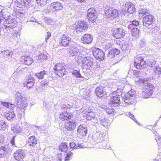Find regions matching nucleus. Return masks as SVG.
Returning <instances> with one entry per match:
<instances>
[{
  "mask_svg": "<svg viewBox=\"0 0 161 161\" xmlns=\"http://www.w3.org/2000/svg\"><path fill=\"white\" fill-rule=\"evenodd\" d=\"M139 33V30L136 28H132L131 30V34L133 36H137Z\"/></svg>",
  "mask_w": 161,
  "mask_h": 161,
  "instance_id": "nucleus-43",
  "label": "nucleus"
},
{
  "mask_svg": "<svg viewBox=\"0 0 161 161\" xmlns=\"http://www.w3.org/2000/svg\"><path fill=\"white\" fill-rule=\"evenodd\" d=\"M126 8L127 9L128 13L132 14L135 10L134 5L130 2H127L125 3Z\"/></svg>",
  "mask_w": 161,
  "mask_h": 161,
  "instance_id": "nucleus-20",
  "label": "nucleus"
},
{
  "mask_svg": "<svg viewBox=\"0 0 161 161\" xmlns=\"http://www.w3.org/2000/svg\"><path fill=\"white\" fill-rule=\"evenodd\" d=\"M93 40L92 36L89 34H85L81 38L82 42L85 44H89L91 43Z\"/></svg>",
  "mask_w": 161,
  "mask_h": 161,
  "instance_id": "nucleus-15",
  "label": "nucleus"
},
{
  "mask_svg": "<svg viewBox=\"0 0 161 161\" xmlns=\"http://www.w3.org/2000/svg\"><path fill=\"white\" fill-rule=\"evenodd\" d=\"M87 12V14H90L91 13L95 14L96 12L95 10L93 8H91L89 9Z\"/></svg>",
  "mask_w": 161,
  "mask_h": 161,
  "instance_id": "nucleus-54",
  "label": "nucleus"
},
{
  "mask_svg": "<svg viewBox=\"0 0 161 161\" xmlns=\"http://www.w3.org/2000/svg\"><path fill=\"white\" fill-rule=\"evenodd\" d=\"M25 153L22 149H19L16 150L14 154V158L18 161H21L23 160L25 156Z\"/></svg>",
  "mask_w": 161,
  "mask_h": 161,
  "instance_id": "nucleus-10",
  "label": "nucleus"
},
{
  "mask_svg": "<svg viewBox=\"0 0 161 161\" xmlns=\"http://www.w3.org/2000/svg\"><path fill=\"white\" fill-rule=\"evenodd\" d=\"M46 56L43 54H41L38 57V59L42 60L46 59Z\"/></svg>",
  "mask_w": 161,
  "mask_h": 161,
  "instance_id": "nucleus-53",
  "label": "nucleus"
},
{
  "mask_svg": "<svg viewBox=\"0 0 161 161\" xmlns=\"http://www.w3.org/2000/svg\"><path fill=\"white\" fill-rule=\"evenodd\" d=\"M6 146H3L0 147V156L2 157L7 153Z\"/></svg>",
  "mask_w": 161,
  "mask_h": 161,
  "instance_id": "nucleus-39",
  "label": "nucleus"
},
{
  "mask_svg": "<svg viewBox=\"0 0 161 161\" xmlns=\"http://www.w3.org/2000/svg\"><path fill=\"white\" fill-rule=\"evenodd\" d=\"M6 117L8 120H13L15 117V113L13 111H11L6 114Z\"/></svg>",
  "mask_w": 161,
  "mask_h": 161,
  "instance_id": "nucleus-33",
  "label": "nucleus"
},
{
  "mask_svg": "<svg viewBox=\"0 0 161 161\" xmlns=\"http://www.w3.org/2000/svg\"><path fill=\"white\" fill-rule=\"evenodd\" d=\"M129 23H131L134 27L136 26L139 24V22L136 20L129 21Z\"/></svg>",
  "mask_w": 161,
  "mask_h": 161,
  "instance_id": "nucleus-52",
  "label": "nucleus"
},
{
  "mask_svg": "<svg viewBox=\"0 0 161 161\" xmlns=\"http://www.w3.org/2000/svg\"><path fill=\"white\" fill-rule=\"evenodd\" d=\"M59 149L62 152H65L67 149H69L68 147L67 143L66 142L62 143H61L59 147Z\"/></svg>",
  "mask_w": 161,
  "mask_h": 161,
  "instance_id": "nucleus-34",
  "label": "nucleus"
},
{
  "mask_svg": "<svg viewBox=\"0 0 161 161\" xmlns=\"http://www.w3.org/2000/svg\"><path fill=\"white\" fill-rule=\"evenodd\" d=\"M122 97L123 102L127 105L132 104L134 103V100L136 97V92L134 90H131L129 91L127 94L124 95V97Z\"/></svg>",
  "mask_w": 161,
  "mask_h": 161,
  "instance_id": "nucleus-2",
  "label": "nucleus"
},
{
  "mask_svg": "<svg viewBox=\"0 0 161 161\" xmlns=\"http://www.w3.org/2000/svg\"><path fill=\"white\" fill-rule=\"evenodd\" d=\"M30 21L31 22H35L37 23L40 24V23H39L38 22V21L36 19H35L34 17H31L30 18Z\"/></svg>",
  "mask_w": 161,
  "mask_h": 161,
  "instance_id": "nucleus-58",
  "label": "nucleus"
},
{
  "mask_svg": "<svg viewBox=\"0 0 161 161\" xmlns=\"http://www.w3.org/2000/svg\"><path fill=\"white\" fill-rule=\"evenodd\" d=\"M88 28L87 23L84 21H79L76 25L75 29L76 31H82L87 30Z\"/></svg>",
  "mask_w": 161,
  "mask_h": 161,
  "instance_id": "nucleus-13",
  "label": "nucleus"
},
{
  "mask_svg": "<svg viewBox=\"0 0 161 161\" xmlns=\"http://www.w3.org/2000/svg\"><path fill=\"white\" fill-rule=\"evenodd\" d=\"M155 139L157 143L158 144V145L159 146H161V145L160 144V142H158V141H160V142H161V137H157V138H156Z\"/></svg>",
  "mask_w": 161,
  "mask_h": 161,
  "instance_id": "nucleus-61",
  "label": "nucleus"
},
{
  "mask_svg": "<svg viewBox=\"0 0 161 161\" xmlns=\"http://www.w3.org/2000/svg\"><path fill=\"white\" fill-rule=\"evenodd\" d=\"M72 155L73 153L72 152H69V153L67 154L65 158V161L69 160L71 159Z\"/></svg>",
  "mask_w": 161,
  "mask_h": 161,
  "instance_id": "nucleus-48",
  "label": "nucleus"
},
{
  "mask_svg": "<svg viewBox=\"0 0 161 161\" xmlns=\"http://www.w3.org/2000/svg\"><path fill=\"white\" fill-rule=\"evenodd\" d=\"M103 48L105 50H108L112 47V44L110 42H103L102 44Z\"/></svg>",
  "mask_w": 161,
  "mask_h": 161,
  "instance_id": "nucleus-36",
  "label": "nucleus"
},
{
  "mask_svg": "<svg viewBox=\"0 0 161 161\" xmlns=\"http://www.w3.org/2000/svg\"><path fill=\"white\" fill-rule=\"evenodd\" d=\"M71 73L72 74L74 75L76 77L80 78H83L80 74L79 70H73L71 71Z\"/></svg>",
  "mask_w": 161,
  "mask_h": 161,
  "instance_id": "nucleus-44",
  "label": "nucleus"
},
{
  "mask_svg": "<svg viewBox=\"0 0 161 161\" xmlns=\"http://www.w3.org/2000/svg\"><path fill=\"white\" fill-rule=\"evenodd\" d=\"M128 28L129 30H132V28H134L135 27H134L133 25H132V24L131 23H130L129 21H128Z\"/></svg>",
  "mask_w": 161,
  "mask_h": 161,
  "instance_id": "nucleus-57",
  "label": "nucleus"
},
{
  "mask_svg": "<svg viewBox=\"0 0 161 161\" xmlns=\"http://www.w3.org/2000/svg\"><path fill=\"white\" fill-rule=\"evenodd\" d=\"M37 3L38 5L43 6L48 2V0H36Z\"/></svg>",
  "mask_w": 161,
  "mask_h": 161,
  "instance_id": "nucleus-45",
  "label": "nucleus"
},
{
  "mask_svg": "<svg viewBox=\"0 0 161 161\" xmlns=\"http://www.w3.org/2000/svg\"><path fill=\"white\" fill-rule=\"evenodd\" d=\"M119 97L113 96L111 98V105L113 106H117L120 103V96L118 95Z\"/></svg>",
  "mask_w": 161,
  "mask_h": 161,
  "instance_id": "nucleus-22",
  "label": "nucleus"
},
{
  "mask_svg": "<svg viewBox=\"0 0 161 161\" xmlns=\"http://www.w3.org/2000/svg\"><path fill=\"white\" fill-rule=\"evenodd\" d=\"M9 104H10V105H8V108L10 109H13V108H14L15 107V105L14 104L10 103H9Z\"/></svg>",
  "mask_w": 161,
  "mask_h": 161,
  "instance_id": "nucleus-62",
  "label": "nucleus"
},
{
  "mask_svg": "<svg viewBox=\"0 0 161 161\" xmlns=\"http://www.w3.org/2000/svg\"><path fill=\"white\" fill-rule=\"evenodd\" d=\"M95 91L96 95L100 97H103L106 95V92L105 91L104 88L102 86L97 87Z\"/></svg>",
  "mask_w": 161,
  "mask_h": 161,
  "instance_id": "nucleus-14",
  "label": "nucleus"
},
{
  "mask_svg": "<svg viewBox=\"0 0 161 161\" xmlns=\"http://www.w3.org/2000/svg\"><path fill=\"white\" fill-rule=\"evenodd\" d=\"M141 93L142 94V97L145 98H149L152 95L149 93L147 91L144 90V89Z\"/></svg>",
  "mask_w": 161,
  "mask_h": 161,
  "instance_id": "nucleus-42",
  "label": "nucleus"
},
{
  "mask_svg": "<svg viewBox=\"0 0 161 161\" xmlns=\"http://www.w3.org/2000/svg\"><path fill=\"white\" fill-rule=\"evenodd\" d=\"M119 15L118 10L112 7L110 8L105 12V18H110L111 19L117 18L119 17Z\"/></svg>",
  "mask_w": 161,
  "mask_h": 161,
  "instance_id": "nucleus-4",
  "label": "nucleus"
},
{
  "mask_svg": "<svg viewBox=\"0 0 161 161\" xmlns=\"http://www.w3.org/2000/svg\"><path fill=\"white\" fill-rule=\"evenodd\" d=\"M80 47H74L71 49L72 53V56H79L80 53Z\"/></svg>",
  "mask_w": 161,
  "mask_h": 161,
  "instance_id": "nucleus-30",
  "label": "nucleus"
},
{
  "mask_svg": "<svg viewBox=\"0 0 161 161\" xmlns=\"http://www.w3.org/2000/svg\"><path fill=\"white\" fill-rule=\"evenodd\" d=\"M68 104H64L63 105H62L61 106V107L62 109H63V110H66V106L67 105H68Z\"/></svg>",
  "mask_w": 161,
  "mask_h": 161,
  "instance_id": "nucleus-63",
  "label": "nucleus"
},
{
  "mask_svg": "<svg viewBox=\"0 0 161 161\" xmlns=\"http://www.w3.org/2000/svg\"><path fill=\"white\" fill-rule=\"evenodd\" d=\"M73 117L72 113L64 112L61 113L59 115V118L63 120L70 119Z\"/></svg>",
  "mask_w": 161,
  "mask_h": 161,
  "instance_id": "nucleus-21",
  "label": "nucleus"
},
{
  "mask_svg": "<svg viewBox=\"0 0 161 161\" xmlns=\"http://www.w3.org/2000/svg\"><path fill=\"white\" fill-rule=\"evenodd\" d=\"M65 67L64 63H57L54 67L55 73L60 77H62L66 74Z\"/></svg>",
  "mask_w": 161,
  "mask_h": 161,
  "instance_id": "nucleus-3",
  "label": "nucleus"
},
{
  "mask_svg": "<svg viewBox=\"0 0 161 161\" xmlns=\"http://www.w3.org/2000/svg\"><path fill=\"white\" fill-rule=\"evenodd\" d=\"M50 6L55 10H62L64 7L63 4L60 2H54L51 4Z\"/></svg>",
  "mask_w": 161,
  "mask_h": 161,
  "instance_id": "nucleus-17",
  "label": "nucleus"
},
{
  "mask_svg": "<svg viewBox=\"0 0 161 161\" xmlns=\"http://www.w3.org/2000/svg\"><path fill=\"white\" fill-rule=\"evenodd\" d=\"M113 35L116 38H120L125 35V31L122 27L114 28L113 30Z\"/></svg>",
  "mask_w": 161,
  "mask_h": 161,
  "instance_id": "nucleus-8",
  "label": "nucleus"
},
{
  "mask_svg": "<svg viewBox=\"0 0 161 161\" xmlns=\"http://www.w3.org/2000/svg\"><path fill=\"white\" fill-rule=\"evenodd\" d=\"M106 142L104 141L103 142V147L104 149H108L109 147L106 144Z\"/></svg>",
  "mask_w": 161,
  "mask_h": 161,
  "instance_id": "nucleus-59",
  "label": "nucleus"
},
{
  "mask_svg": "<svg viewBox=\"0 0 161 161\" xmlns=\"http://www.w3.org/2000/svg\"><path fill=\"white\" fill-rule=\"evenodd\" d=\"M129 45L128 43H125L121 46V49L123 51L128 50L129 48Z\"/></svg>",
  "mask_w": 161,
  "mask_h": 161,
  "instance_id": "nucleus-50",
  "label": "nucleus"
},
{
  "mask_svg": "<svg viewBox=\"0 0 161 161\" xmlns=\"http://www.w3.org/2000/svg\"><path fill=\"white\" fill-rule=\"evenodd\" d=\"M150 13V12L148 9L146 8H140L139 10V14H142L144 15L146 14H148Z\"/></svg>",
  "mask_w": 161,
  "mask_h": 161,
  "instance_id": "nucleus-38",
  "label": "nucleus"
},
{
  "mask_svg": "<svg viewBox=\"0 0 161 161\" xmlns=\"http://www.w3.org/2000/svg\"><path fill=\"white\" fill-rule=\"evenodd\" d=\"M13 54L12 52L9 51L8 50L1 51L0 52V57L2 58H9L12 56Z\"/></svg>",
  "mask_w": 161,
  "mask_h": 161,
  "instance_id": "nucleus-25",
  "label": "nucleus"
},
{
  "mask_svg": "<svg viewBox=\"0 0 161 161\" xmlns=\"http://www.w3.org/2000/svg\"><path fill=\"white\" fill-rule=\"evenodd\" d=\"M1 13L2 14V18L5 20L3 23V30L5 33H7L9 32L11 29L16 26V22L14 19H11L8 18L10 14L8 12H5L2 10Z\"/></svg>",
  "mask_w": 161,
  "mask_h": 161,
  "instance_id": "nucleus-1",
  "label": "nucleus"
},
{
  "mask_svg": "<svg viewBox=\"0 0 161 161\" xmlns=\"http://www.w3.org/2000/svg\"><path fill=\"white\" fill-rule=\"evenodd\" d=\"M11 130L15 134L18 133L20 132L21 128L19 125H13L11 127Z\"/></svg>",
  "mask_w": 161,
  "mask_h": 161,
  "instance_id": "nucleus-31",
  "label": "nucleus"
},
{
  "mask_svg": "<svg viewBox=\"0 0 161 161\" xmlns=\"http://www.w3.org/2000/svg\"><path fill=\"white\" fill-rule=\"evenodd\" d=\"M156 62L154 60L150 61L148 63V65L150 67H154L156 64Z\"/></svg>",
  "mask_w": 161,
  "mask_h": 161,
  "instance_id": "nucleus-51",
  "label": "nucleus"
},
{
  "mask_svg": "<svg viewBox=\"0 0 161 161\" xmlns=\"http://www.w3.org/2000/svg\"><path fill=\"white\" fill-rule=\"evenodd\" d=\"M99 123L101 125L105 127H107L108 126V124L106 122L105 119H100Z\"/></svg>",
  "mask_w": 161,
  "mask_h": 161,
  "instance_id": "nucleus-47",
  "label": "nucleus"
},
{
  "mask_svg": "<svg viewBox=\"0 0 161 161\" xmlns=\"http://www.w3.org/2000/svg\"><path fill=\"white\" fill-rule=\"evenodd\" d=\"M37 144V141L35 136H32L30 137L28 139L26 145L31 147H34Z\"/></svg>",
  "mask_w": 161,
  "mask_h": 161,
  "instance_id": "nucleus-23",
  "label": "nucleus"
},
{
  "mask_svg": "<svg viewBox=\"0 0 161 161\" xmlns=\"http://www.w3.org/2000/svg\"><path fill=\"white\" fill-rule=\"evenodd\" d=\"M154 19V16L151 14L146 15L142 19L143 26L148 28L149 26L152 24Z\"/></svg>",
  "mask_w": 161,
  "mask_h": 161,
  "instance_id": "nucleus-9",
  "label": "nucleus"
},
{
  "mask_svg": "<svg viewBox=\"0 0 161 161\" xmlns=\"http://www.w3.org/2000/svg\"><path fill=\"white\" fill-rule=\"evenodd\" d=\"M51 36V33L50 32H47V35L46 37H46V41H47V40H48L49 39V38Z\"/></svg>",
  "mask_w": 161,
  "mask_h": 161,
  "instance_id": "nucleus-60",
  "label": "nucleus"
},
{
  "mask_svg": "<svg viewBox=\"0 0 161 161\" xmlns=\"http://www.w3.org/2000/svg\"><path fill=\"white\" fill-rule=\"evenodd\" d=\"M77 125L76 121L74 119H72L71 120H70L66 125V128L68 130H72L75 129Z\"/></svg>",
  "mask_w": 161,
  "mask_h": 161,
  "instance_id": "nucleus-18",
  "label": "nucleus"
},
{
  "mask_svg": "<svg viewBox=\"0 0 161 161\" xmlns=\"http://www.w3.org/2000/svg\"><path fill=\"white\" fill-rule=\"evenodd\" d=\"M86 118L87 120L92 121L95 122L97 120V119L95 118V114L93 112L88 113L86 115Z\"/></svg>",
  "mask_w": 161,
  "mask_h": 161,
  "instance_id": "nucleus-29",
  "label": "nucleus"
},
{
  "mask_svg": "<svg viewBox=\"0 0 161 161\" xmlns=\"http://www.w3.org/2000/svg\"><path fill=\"white\" fill-rule=\"evenodd\" d=\"M17 97H18L17 98V105H20V107L22 108H24L26 107V103H24L23 102L22 103V96L20 93H17Z\"/></svg>",
  "mask_w": 161,
  "mask_h": 161,
  "instance_id": "nucleus-24",
  "label": "nucleus"
},
{
  "mask_svg": "<svg viewBox=\"0 0 161 161\" xmlns=\"http://www.w3.org/2000/svg\"><path fill=\"white\" fill-rule=\"evenodd\" d=\"M4 138L2 136H0V147L3 146Z\"/></svg>",
  "mask_w": 161,
  "mask_h": 161,
  "instance_id": "nucleus-56",
  "label": "nucleus"
},
{
  "mask_svg": "<svg viewBox=\"0 0 161 161\" xmlns=\"http://www.w3.org/2000/svg\"><path fill=\"white\" fill-rule=\"evenodd\" d=\"M154 86L153 85L150 83H147L144 86V89L147 91L151 95H152L153 92Z\"/></svg>",
  "mask_w": 161,
  "mask_h": 161,
  "instance_id": "nucleus-27",
  "label": "nucleus"
},
{
  "mask_svg": "<svg viewBox=\"0 0 161 161\" xmlns=\"http://www.w3.org/2000/svg\"><path fill=\"white\" fill-rule=\"evenodd\" d=\"M77 146H78V148L79 147V148H84V147H85V146L83 144L81 143L80 144H79L78 143H77Z\"/></svg>",
  "mask_w": 161,
  "mask_h": 161,
  "instance_id": "nucleus-64",
  "label": "nucleus"
},
{
  "mask_svg": "<svg viewBox=\"0 0 161 161\" xmlns=\"http://www.w3.org/2000/svg\"><path fill=\"white\" fill-rule=\"evenodd\" d=\"M15 6L21 8H25L31 6V0H16L14 2Z\"/></svg>",
  "mask_w": 161,
  "mask_h": 161,
  "instance_id": "nucleus-5",
  "label": "nucleus"
},
{
  "mask_svg": "<svg viewBox=\"0 0 161 161\" xmlns=\"http://www.w3.org/2000/svg\"><path fill=\"white\" fill-rule=\"evenodd\" d=\"M60 44L64 47L68 46L71 42V38L67 35L63 34L60 39Z\"/></svg>",
  "mask_w": 161,
  "mask_h": 161,
  "instance_id": "nucleus-12",
  "label": "nucleus"
},
{
  "mask_svg": "<svg viewBox=\"0 0 161 161\" xmlns=\"http://www.w3.org/2000/svg\"><path fill=\"white\" fill-rule=\"evenodd\" d=\"M8 126L5 122L3 120L0 121V130H4L8 128Z\"/></svg>",
  "mask_w": 161,
  "mask_h": 161,
  "instance_id": "nucleus-37",
  "label": "nucleus"
},
{
  "mask_svg": "<svg viewBox=\"0 0 161 161\" xmlns=\"http://www.w3.org/2000/svg\"><path fill=\"white\" fill-rule=\"evenodd\" d=\"M114 110L113 108H107L106 109V112L108 114H113L114 113Z\"/></svg>",
  "mask_w": 161,
  "mask_h": 161,
  "instance_id": "nucleus-49",
  "label": "nucleus"
},
{
  "mask_svg": "<svg viewBox=\"0 0 161 161\" xmlns=\"http://www.w3.org/2000/svg\"><path fill=\"white\" fill-rule=\"evenodd\" d=\"M22 62L27 65H31L33 62L32 58L29 56H25L22 57Z\"/></svg>",
  "mask_w": 161,
  "mask_h": 161,
  "instance_id": "nucleus-26",
  "label": "nucleus"
},
{
  "mask_svg": "<svg viewBox=\"0 0 161 161\" xmlns=\"http://www.w3.org/2000/svg\"><path fill=\"white\" fill-rule=\"evenodd\" d=\"M35 75L38 79L41 80L44 78L45 77L48 76L47 73L45 70L41 71L39 73H36Z\"/></svg>",
  "mask_w": 161,
  "mask_h": 161,
  "instance_id": "nucleus-28",
  "label": "nucleus"
},
{
  "mask_svg": "<svg viewBox=\"0 0 161 161\" xmlns=\"http://www.w3.org/2000/svg\"><path fill=\"white\" fill-rule=\"evenodd\" d=\"M146 41L144 39L141 40L140 41V47H142L144 46L145 44Z\"/></svg>",
  "mask_w": 161,
  "mask_h": 161,
  "instance_id": "nucleus-55",
  "label": "nucleus"
},
{
  "mask_svg": "<svg viewBox=\"0 0 161 161\" xmlns=\"http://www.w3.org/2000/svg\"><path fill=\"white\" fill-rule=\"evenodd\" d=\"M154 72L158 75V77H161V68L159 66L156 65L155 68L154 69Z\"/></svg>",
  "mask_w": 161,
  "mask_h": 161,
  "instance_id": "nucleus-40",
  "label": "nucleus"
},
{
  "mask_svg": "<svg viewBox=\"0 0 161 161\" xmlns=\"http://www.w3.org/2000/svg\"><path fill=\"white\" fill-rule=\"evenodd\" d=\"M48 82L49 80H43L42 81L41 83L42 88L43 89H45V88L47 87Z\"/></svg>",
  "mask_w": 161,
  "mask_h": 161,
  "instance_id": "nucleus-46",
  "label": "nucleus"
},
{
  "mask_svg": "<svg viewBox=\"0 0 161 161\" xmlns=\"http://www.w3.org/2000/svg\"><path fill=\"white\" fill-rule=\"evenodd\" d=\"M87 17L89 21L92 23L95 22L96 20L97 16L95 14H87Z\"/></svg>",
  "mask_w": 161,
  "mask_h": 161,
  "instance_id": "nucleus-32",
  "label": "nucleus"
},
{
  "mask_svg": "<svg viewBox=\"0 0 161 161\" xmlns=\"http://www.w3.org/2000/svg\"><path fill=\"white\" fill-rule=\"evenodd\" d=\"M77 131L78 133L81 136H85L87 133V127L86 125H80L78 126Z\"/></svg>",
  "mask_w": 161,
  "mask_h": 161,
  "instance_id": "nucleus-16",
  "label": "nucleus"
},
{
  "mask_svg": "<svg viewBox=\"0 0 161 161\" xmlns=\"http://www.w3.org/2000/svg\"><path fill=\"white\" fill-rule=\"evenodd\" d=\"M82 63L84 69H90L93 66V59L85 57L82 60Z\"/></svg>",
  "mask_w": 161,
  "mask_h": 161,
  "instance_id": "nucleus-7",
  "label": "nucleus"
},
{
  "mask_svg": "<svg viewBox=\"0 0 161 161\" xmlns=\"http://www.w3.org/2000/svg\"><path fill=\"white\" fill-rule=\"evenodd\" d=\"M134 65L136 69H142L146 68V64L142 57H137L135 59Z\"/></svg>",
  "mask_w": 161,
  "mask_h": 161,
  "instance_id": "nucleus-6",
  "label": "nucleus"
},
{
  "mask_svg": "<svg viewBox=\"0 0 161 161\" xmlns=\"http://www.w3.org/2000/svg\"><path fill=\"white\" fill-rule=\"evenodd\" d=\"M119 53V51L117 48H114L109 50L107 57L108 59H110L115 57V55H117Z\"/></svg>",
  "mask_w": 161,
  "mask_h": 161,
  "instance_id": "nucleus-19",
  "label": "nucleus"
},
{
  "mask_svg": "<svg viewBox=\"0 0 161 161\" xmlns=\"http://www.w3.org/2000/svg\"><path fill=\"white\" fill-rule=\"evenodd\" d=\"M34 84V81L33 79H29L27 83L25 85L28 89L31 88L33 86Z\"/></svg>",
  "mask_w": 161,
  "mask_h": 161,
  "instance_id": "nucleus-35",
  "label": "nucleus"
},
{
  "mask_svg": "<svg viewBox=\"0 0 161 161\" xmlns=\"http://www.w3.org/2000/svg\"><path fill=\"white\" fill-rule=\"evenodd\" d=\"M92 54L95 58L99 60L103 59L105 55L104 53L99 48H93Z\"/></svg>",
  "mask_w": 161,
  "mask_h": 161,
  "instance_id": "nucleus-11",
  "label": "nucleus"
},
{
  "mask_svg": "<svg viewBox=\"0 0 161 161\" xmlns=\"http://www.w3.org/2000/svg\"><path fill=\"white\" fill-rule=\"evenodd\" d=\"M69 149L70 151L74 149H78L77 144H75V143L74 142H70L69 143Z\"/></svg>",
  "mask_w": 161,
  "mask_h": 161,
  "instance_id": "nucleus-41",
  "label": "nucleus"
}]
</instances>
